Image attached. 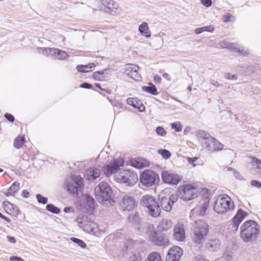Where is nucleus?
Here are the masks:
<instances>
[{
	"mask_svg": "<svg viewBox=\"0 0 261 261\" xmlns=\"http://www.w3.org/2000/svg\"><path fill=\"white\" fill-rule=\"evenodd\" d=\"M240 237L245 243L254 241L259 233V225L254 221L248 220L241 226Z\"/></svg>",
	"mask_w": 261,
	"mask_h": 261,
	"instance_id": "f257e3e1",
	"label": "nucleus"
},
{
	"mask_svg": "<svg viewBox=\"0 0 261 261\" xmlns=\"http://www.w3.org/2000/svg\"><path fill=\"white\" fill-rule=\"evenodd\" d=\"M196 136L199 141L203 144L205 147L210 151L214 152L223 149V145L205 131H197Z\"/></svg>",
	"mask_w": 261,
	"mask_h": 261,
	"instance_id": "f03ea898",
	"label": "nucleus"
},
{
	"mask_svg": "<svg viewBox=\"0 0 261 261\" xmlns=\"http://www.w3.org/2000/svg\"><path fill=\"white\" fill-rule=\"evenodd\" d=\"M96 200L100 203L110 202L113 197V192L110 186L105 181L100 182L94 189Z\"/></svg>",
	"mask_w": 261,
	"mask_h": 261,
	"instance_id": "7ed1b4c3",
	"label": "nucleus"
},
{
	"mask_svg": "<svg viewBox=\"0 0 261 261\" xmlns=\"http://www.w3.org/2000/svg\"><path fill=\"white\" fill-rule=\"evenodd\" d=\"M208 232V225L204 221L198 220L195 222L193 229L192 240L198 244H202L205 240Z\"/></svg>",
	"mask_w": 261,
	"mask_h": 261,
	"instance_id": "20e7f679",
	"label": "nucleus"
},
{
	"mask_svg": "<svg viewBox=\"0 0 261 261\" xmlns=\"http://www.w3.org/2000/svg\"><path fill=\"white\" fill-rule=\"evenodd\" d=\"M140 204L148 210L150 216L157 217L160 216L161 209L158 201L150 195H145L142 197Z\"/></svg>",
	"mask_w": 261,
	"mask_h": 261,
	"instance_id": "39448f33",
	"label": "nucleus"
},
{
	"mask_svg": "<svg viewBox=\"0 0 261 261\" xmlns=\"http://www.w3.org/2000/svg\"><path fill=\"white\" fill-rule=\"evenodd\" d=\"M65 188L71 194L77 195L81 192L82 187V177L80 175H72L65 180Z\"/></svg>",
	"mask_w": 261,
	"mask_h": 261,
	"instance_id": "423d86ee",
	"label": "nucleus"
},
{
	"mask_svg": "<svg viewBox=\"0 0 261 261\" xmlns=\"http://www.w3.org/2000/svg\"><path fill=\"white\" fill-rule=\"evenodd\" d=\"M234 204L227 195L219 196L215 203L214 209L216 212L223 214L233 208Z\"/></svg>",
	"mask_w": 261,
	"mask_h": 261,
	"instance_id": "0eeeda50",
	"label": "nucleus"
},
{
	"mask_svg": "<svg viewBox=\"0 0 261 261\" xmlns=\"http://www.w3.org/2000/svg\"><path fill=\"white\" fill-rule=\"evenodd\" d=\"M137 243L132 240H127L122 249L123 255L130 253L131 254L128 257L129 261H141V257L140 253L136 250Z\"/></svg>",
	"mask_w": 261,
	"mask_h": 261,
	"instance_id": "6e6552de",
	"label": "nucleus"
},
{
	"mask_svg": "<svg viewBox=\"0 0 261 261\" xmlns=\"http://www.w3.org/2000/svg\"><path fill=\"white\" fill-rule=\"evenodd\" d=\"M159 180L158 174L151 170H145L142 172L140 177V182L147 187L155 185Z\"/></svg>",
	"mask_w": 261,
	"mask_h": 261,
	"instance_id": "1a4fd4ad",
	"label": "nucleus"
},
{
	"mask_svg": "<svg viewBox=\"0 0 261 261\" xmlns=\"http://www.w3.org/2000/svg\"><path fill=\"white\" fill-rule=\"evenodd\" d=\"M177 196L183 200H191L197 197L196 188L191 185L179 187Z\"/></svg>",
	"mask_w": 261,
	"mask_h": 261,
	"instance_id": "9d476101",
	"label": "nucleus"
},
{
	"mask_svg": "<svg viewBox=\"0 0 261 261\" xmlns=\"http://www.w3.org/2000/svg\"><path fill=\"white\" fill-rule=\"evenodd\" d=\"M124 161L122 158H118L111 161L108 164L102 168V170L106 176H110L120 170L124 165Z\"/></svg>",
	"mask_w": 261,
	"mask_h": 261,
	"instance_id": "9b49d317",
	"label": "nucleus"
},
{
	"mask_svg": "<svg viewBox=\"0 0 261 261\" xmlns=\"http://www.w3.org/2000/svg\"><path fill=\"white\" fill-rule=\"evenodd\" d=\"M116 179L120 183H123L126 185L132 186L138 181V175L134 172L125 170L120 172V174L117 177Z\"/></svg>",
	"mask_w": 261,
	"mask_h": 261,
	"instance_id": "f8f14e48",
	"label": "nucleus"
},
{
	"mask_svg": "<svg viewBox=\"0 0 261 261\" xmlns=\"http://www.w3.org/2000/svg\"><path fill=\"white\" fill-rule=\"evenodd\" d=\"M83 230L89 233L99 237L104 232L103 230L100 229L97 224L90 219L88 220L86 217L85 220L84 217L83 216Z\"/></svg>",
	"mask_w": 261,
	"mask_h": 261,
	"instance_id": "ddd939ff",
	"label": "nucleus"
},
{
	"mask_svg": "<svg viewBox=\"0 0 261 261\" xmlns=\"http://www.w3.org/2000/svg\"><path fill=\"white\" fill-rule=\"evenodd\" d=\"M94 199L88 195L83 194V213H86L91 215L94 214Z\"/></svg>",
	"mask_w": 261,
	"mask_h": 261,
	"instance_id": "4468645a",
	"label": "nucleus"
},
{
	"mask_svg": "<svg viewBox=\"0 0 261 261\" xmlns=\"http://www.w3.org/2000/svg\"><path fill=\"white\" fill-rule=\"evenodd\" d=\"M177 200L176 194H172L170 196H163L161 198V207L166 212L172 210L173 204Z\"/></svg>",
	"mask_w": 261,
	"mask_h": 261,
	"instance_id": "2eb2a0df",
	"label": "nucleus"
},
{
	"mask_svg": "<svg viewBox=\"0 0 261 261\" xmlns=\"http://www.w3.org/2000/svg\"><path fill=\"white\" fill-rule=\"evenodd\" d=\"M219 45L222 48H226L237 51L243 55H246L249 53L248 49L244 50L242 47H240L238 44L231 43L226 40H223L219 43Z\"/></svg>",
	"mask_w": 261,
	"mask_h": 261,
	"instance_id": "dca6fc26",
	"label": "nucleus"
},
{
	"mask_svg": "<svg viewBox=\"0 0 261 261\" xmlns=\"http://www.w3.org/2000/svg\"><path fill=\"white\" fill-rule=\"evenodd\" d=\"M162 178L164 182L171 185H177L181 179L179 175L167 171L162 172Z\"/></svg>",
	"mask_w": 261,
	"mask_h": 261,
	"instance_id": "f3484780",
	"label": "nucleus"
},
{
	"mask_svg": "<svg viewBox=\"0 0 261 261\" xmlns=\"http://www.w3.org/2000/svg\"><path fill=\"white\" fill-rule=\"evenodd\" d=\"M182 255V250L178 246L170 248L166 256V261H179Z\"/></svg>",
	"mask_w": 261,
	"mask_h": 261,
	"instance_id": "a211bd4d",
	"label": "nucleus"
},
{
	"mask_svg": "<svg viewBox=\"0 0 261 261\" xmlns=\"http://www.w3.org/2000/svg\"><path fill=\"white\" fill-rule=\"evenodd\" d=\"M100 175V170L96 167H92L86 170L84 176L86 180L91 182L95 180Z\"/></svg>",
	"mask_w": 261,
	"mask_h": 261,
	"instance_id": "6ab92c4d",
	"label": "nucleus"
},
{
	"mask_svg": "<svg viewBox=\"0 0 261 261\" xmlns=\"http://www.w3.org/2000/svg\"><path fill=\"white\" fill-rule=\"evenodd\" d=\"M139 67L136 64H127L125 66V71L126 74L135 81H139L140 75L138 72Z\"/></svg>",
	"mask_w": 261,
	"mask_h": 261,
	"instance_id": "aec40b11",
	"label": "nucleus"
},
{
	"mask_svg": "<svg viewBox=\"0 0 261 261\" xmlns=\"http://www.w3.org/2000/svg\"><path fill=\"white\" fill-rule=\"evenodd\" d=\"M173 236L174 239L180 242H183L186 238L185 229L183 224L178 223L174 227Z\"/></svg>",
	"mask_w": 261,
	"mask_h": 261,
	"instance_id": "412c9836",
	"label": "nucleus"
},
{
	"mask_svg": "<svg viewBox=\"0 0 261 261\" xmlns=\"http://www.w3.org/2000/svg\"><path fill=\"white\" fill-rule=\"evenodd\" d=\"M99 2L105 6L104 10L107 13L116 14L118 5L113 0H99Z\"/></svg>",
	"mask_w": 261,
	"mask_h": 261,
	"instance_id": "4be33fe9",
	"label": "nucleus"
},
{
	"mask_svg": "<svg viewBox=\"0 0 261 261\" xmlns=\"http://www.w3.org/2000/svg\"><path fill=\"white\" fill-rule=\"evenodd\" d=\"M120 204L124 211H130L135 207V201L132 196L125 195Z\"/></svg>",
	"mask_w": 261,
	"mask_h": 261,
	"instance_id": "5701e85b",
	"label": "nucleus"
},
{
	"mask_svg": "<svg viewBox=\"0 0 261 261\" xmlns=\"http://www.w3.org/2000/svg\"><path fill=\"white\" fill-rule=\"evenodd\" d=\"M149 240L158 246L165 244L168 240L161 235H159L155 231H151L148 234Z\"/></svg>",
	"mask_w": 261,
	"mask_h": 261,
	"instance_id": "b1692460",
	"label": "nucleus"
},
{
	"mask_svg": "<svg viewBox=\"0 0 261 261\" xmlns=\"http://www.w3.org/2000/svg\"><path fill=\"white\" fill-rule=\"evenodd\" d=\"M247 213L243 210L240 209L238 210L237 213L232 219V227L236 230L237 229L240 223L243 219L247 216Z\"/></svg>",
	"mask_w": 261,
	"mask_h": 261,
	"instance_id": "393cba45",
	"label": "nucleus"
},
{
	"mask_svg": "<svg viewBox=\"0 0 261 261\" xmlns=\"http://www.w3.org/2000/svg\"><path fill=\"white\" fill-rule=\"evenodd\" d=\"M208 206V200L205 199L200 202L199 205L193 209L192 212L199 215H204Z\"/></svg>",
	"mask_w": 261,
	"mask_h": 261,
	"instance_id": "a878e982",
	"label": "nucleus"
},
{
	"mask_svg": "<svg viewBox=\"0 0 261 261\" xmlns=\"http://www.w3.org/2000/svg\"><path fill=\"white\" fill-rule=\"evenodd\" d=\"M220 243L218 239L209 240L205 245V248L210 251H216L220 249Z\"/></svg>",
	"mask_w": 261,
	"mask_h": 261,
	"instance_id": "bb28decb",
	"label": "nucleus"
},
{
	"mask_svg": "<svg viewBox=\"0 0 261 261\" xmlns=\"http://www.w3.org/2000/svg\"><path fill=\"white\" fill-rule=\"evenodd\" d=\"M173 226L171 220L167 219H162L158 226V229L161 231H167Z\"/></svg>",
	"mask_w": 261,
	"mask_h": 261,
	"instance_id": "cd10ccee",
	"label": "nucleus"
},
{
	"mask_svg": "<svg viewBox=\"0 0 261 261\" xmlns=\"http://www.w3.org/2000/svg\"><path fill=\"white\" fill-rule=\"evenodd\" d=\"M69 57L68 54L65 51L55 48L53 53L52 58L54 59L63 60Z\"/></svg>",
	"mask_w": 261,
	"mask_h": 261,
	"instance_id": "c85d7f7f",
	"label": "nucleus"
},
{
	"mask_svg": "<svg viewBox=\"0 0 261 261\" xmlns=\"http://www.w3.org/2000/svg\"><path fill=\"white\" fill-rule=\"evenodd\" d=\"M126 102L128 105L132 106L135 108H138L140 112L145 110V107L140 101H138L137 99L133 98H128L126 99Z\"/></svg>",
	"mask_w": 261,
	"mask_h": 261,
	"instance_id": "c756f323",
	"label": "nucleus"
},
{
	"mask_svg": "<svg viewBox=\"0 0 261 261\" xmlns=\"http://www.w3.org/2000/svg\"><path fill=\"white\" fill-rule=\"evenodd\" d=\"M138 31L139 33L146 38H149L151 36V33L149 30L148 24L143 22L139 27Z\"/></svg>",
	"mask_w": 261,
	"mask_h": 261,
	"instance_id": "7c9ffc66",
	"label": "nucleus"
},
{
	"mask_svg": "<svg viewBox=\"0 0 261 261\" xmlns=\"http://www.w3.org/2000/svg\"><path fill=\"white\" fill-rule=\"evenodd\" d=\"M106 71L107 70L105 69L102 71L94 72L93 73V77L95 80L100 81H104L107 77Z\"/></svg>",
	"mask_w": 261,
	"mask_h": 261,
	"instance_id": "2f4dec72",
	"label": "nucleus"
},
{
	"mask_svg": "<svg viewBox=\"0 0 261 261\" xmlns=\"http://www.w3.org/2000/svg\"><path fill=\"white\" fill-rule=\"evenodd\" d=\"M37 49L39 53L42 54L46 56L52 57L54 48L38 47Z\"/></svg>",
	"mask_w": 261,
	"mask_h": 261,
	"instance_id": "473e14b6",
	"label": "nucleus"
},
{
	"mask_svg": "<svg viewBox=\"0 0 261 261\" xmlns=\"http://www.w3.org/2000/svg\"><path fill=\"white\" fill-rule=\"evenodd\" d=\"M25 141L24 136H19L16 137L14 140L13 146L16 149H20Z\"/></svg>",
	"mask_w": 261,
	"mask_h": 261,
	"instance_id": "72a5a7b5",
	"label": "nucleus"
},
{
	"mask_svg": "<svg viewBox=\"0 0 261 261\" xmlns=\"http://www.w3.org/2000/svg\"><path fill=\"white\" fill-rule=\"evenodd\" d=\"M20 184L17 181H15L9 188L8 193L6 194L8 196L16 193L19 189Z\"/></svg>",
	"mask_w": 261,
	"mask_h": 261,
	"instance_id": "f704fd0d",
	"label": "nucleus"
},
{
	"mask_svg": "<svg viewBox=\"0 0 261 261\" xmlns=\"http://www.w3.org/2000/svg\"><path fill=\"white\" fill-rule=\"evenodd\" d=\"M214 30V27L212 25H210L197 28L195 30V33L196 34H199L203 32H213Z\"/></svg>",
	"mask_w": 261,
	"mask_h": 261,
	"instance_id": "c9c22d12",
	"label": "nucleus"
},
{
	"mask_svg": "<svg viewBox=\"0 0 261 261\" xmlns=\"http://www.w3.org/2000/svg\"><path fill=\"white\" fill-rule=\"evenodd\" d=\"M142 90L153 95L158 94L156 88L152 84H151L149 86L142 87Z\"/></svg>",
	"mask_w": 261,
	"mask_h": 261,
	"instance_id": "e433bc0d",
	"label": "nucleus"
},
{
	"mask_svg": "<svg viewBox=\"0 0 261 261\" xmlns=\"http://www.w3.org/2000/svg\"><path fill=\"white\" fill-rule=\"evenodd\" d=\"M145 261H162L161 257L159 253L153 252L150 253L147 259Z\"/></svg>",
	"mask_w": 261,
	"mask_h": 261,
	"instance_id": "4c0bfd02",
	"label": "nucleus"
},
{
	"mask_svg": "<svg viewBox=\"0 0 261 261\" xmlns=\"http://www.w3.org/2000/svg\"><path fill=\"white\" fill-rule=\"evenodd\" d=\"M251 162L253 165L255 166L258 172V175L261 177V160H259L255 157H252L251 159Z\"/></svg>",
	"mask_w": 261,
	"mask_h": 261,
	"instance_id": "58836bf2",
	"label": "nucleus"
},
{
	"mask_svg": "<svg viewBox=\"0 0 261 261\" xmlns=\"http://www.w3.org/2000/svg\"><path fill=\"white\" fill-rule=\"evenodd\" d=\"M132 165L136 168H142L144 167V163L140 159H134L131 161Z\"/></svg>",
	"mask_w": 261,
	"mask_h": 261,
	"instance_id": "ea45409f",
	"label": "nucleus"
},
{
	"mask_svg": "<svg viewBox=\"0 0 261 261\" xmlns=\"http://www.w3.org/2000/svg\"><path fill=\"white\" fill-rule=\"evenodd\" d=\"M46 208L48 211L56 214L59 213L60 212V210L58 207L55 206L52 204H47L46 206Z\"/></svg>",
	"mask_w": 261,
	"mask_h": 261,
	"instance_id": "a19ab883",
	"label": "nucleus"
},
{
	"mask_svg": "<svg viewBox=\"0 0 261 261\" xmlns=\"http://www.w3.org/2000/svg\"><path fill=\"white\" fill-rule=\"evenodd\" d=\"M95 67V65L93 63H89L88 65H83V73L93 71Z\"/></svg>",
	"mask_w": 261,
	"mask_h": 261,
	"instance_id": "79ce46f5",
	"label": "nucleus"
},
{
	"mask_svg": "<svg viewBox=\"0 0 261 261\" xmlns=\"http://www.w3.org/2000/svg\"><path fill=\"white\" fill-rule=\"evenodd\" d=\"M158 153L165 159H169L171 156L170 151L166 149H160L158 150Z\"/></svg>",
	"mask_w": 261,
	"mask_h": 261,
	"instance_id": "37998d69",
	"label": "nucleus"
},
{
	"mask_svg": "<svg viewBox=\"0 0 261 261\" xmlns=\"http://www.w3.org/2000/svg\"><path fill=\"white\" fill-rule=\"evenodd\" d=\"M36 199L38 203H42L43 204H46L48 200L46 197H43V196L39 194L36 195Z\"/></svg>",
	"mask_w": 261,
	"mask_h": 261,
	"instance_id": "c03bdc74",
	"label": "nucleus"
},
{
	"mask_svg": "<svg viewBox=\"0 0 261 261\" xmlns=\"http://www.w3.org/2000/svg\"><path fill=\"white\" fill-rule=\"evenodd\" d=\"M171 127L177 132H180L182 130V126L179 122H174L171 124Z\"/></svg>",
	"mask_w": 261,
	"mask_h": 261,
	"instance_id": "a18cd8bd",
	"label": "nucleus"
},
{
	"mask_svg": "<svg viewBox=\"0 0 261 261\" xmlns=\"http://www.w3.org/2000/svg\"><path fill=\"white\" fill-rule=\"evenodd\" d=\"M3 205L4 206H6L7 205H10L12 208H13L15 211L17 212V214H19L20 213V212L17 206H15L14 204L11 203L9 201H6L3 202Z\"/></svg>",
	"mask_w": 261,
	"mask_h": 261,
	"instance_id": "49530a36",
	"label": "nucleus"
},
{
	"mask_svg": "<svg viewBox=\"0 0 261 261\" xmlns=\"http://www.w3.org/2000/svg\"><path fill=\"white\" fill-rule=\"evenodd\" d=\"M156 133L161 136H164L166 134V132L165 129L161 126H158L156 128Z\"/></svg>",
	"mask_w": 261,
	"mask_h": 261,
	"instance_id": "de8ad7c7",
	"label": "nucleus"
},
{
	"mask_svg": "<svg viewBox=\"0 0 261 261\" xmlns=\"http://www.w3.org/2000/svg\"><path fill=\"white\" fill-rule=\"evenodd\" d=\"M139 219V216L137 214H130L128 216V220L130 222H136L138 221Z\"/></svg>",
	"mask_w": 261,
	"mask_h": 261,
	"instance_id": "09e8293b",
	"label": "nucleus"
},
{
	"mask_svg": "<svg viewBox=\"0 0 261 261\" xmlns=\"http://www.w3.org/2000/svg\"><path fill=\"white\" fill-rule=\"evenodd\" d=\"M200 2L206 7H210L212 4V0H200Z\"/></svg>",
	"mask_w": 261,
	"mask_h": 261,
	"instance_id": "8fccbe9b",
	"label": "nucleus"
},
{
	"mask_svg": "<svg viewBox=\"0 0 261 261\" xmlns=\"http://www.w3.org/2000/svg\"><path fill=\"white\" fill-rule=\"evenodd\" d=\"M233 16L230 14L228 13L223 16V20L225 22L230 21L232 20Z\"/></svg>",
	"mask_w": 261,
	"mask_h": 261,
	"instance_id": "3c124183",
	"label": "nucleus"
},
{
	"mask_svg": "<svg viewBox=\"0 0 261 261\" xmlns=\"http://www.w3.org/2000/svg\"><path fill=\"white\" fill-rule=\"evenodd\" d=\"M251 185L253 187H256L257 188H261V183L255 180H253L251 181Z\"/></svg>",
	"mask_w": 261,
	"mask_h": 261,
	"instance_id": "603ef678",
	"label": "nucleus"
},
{
	"mask_svg": "<svg viewBox=\"0 0 261 261\" xmlns=\"http://www.w3.org/2000/svg\"><path fill=\"white\" fill-rule=\"evenodd\" d=\"M5 117L6 118V119L10 121V122H13L14 121V117L13 115H12L11 114H9V113H6L5 114Z\"/></svg>",
	"mask_w": 261,
	"mask_h": 261,
	"instance_id": "864d4df0",
	"label": "nucleus"
},
{
	"mask_svg": "<svg viewBox=\"0 0 261 261\" xmlns=\"http://www.w3.org/2000/svg\"><path fill=\"white\" fill-rule=\"evenodd\" d=\"M225 77L227 80H233L237 79V76L235 75L231 74L229 73H225Z\"/></svg>",
	"mask_w": 261,
	"mask_h": 261,
	"instance_id": "5fc2aeb1",
	"label": "nucleus"
},
{
	"mask_svg": "<svg viewBox=\"0 0 261 261\" xmlns=\"http://www.w3.org/2000/svg\"><path fill=\"white\" fill-rule=\"evenodd\" d=\"M70 240L73 242L78 244L79 246L82 247V240L77 239L76 238L71 237L70 238Z\"/></svg>",
	"mask_w": 261,
	"mask_h": 261,
	"instance_id": "6e6d98bb",
	"label": "nucleus"
},
{
	"mask_svg": "<svg viewBox=\"0 0 261 261\" xmlns=\"http://www.w3.org/2000/svg\"><path fill=\"white\" fill-rule=\"evenodd\" d=\"M193 261H209L205 260L201 255L196 256Z\"/></svg>",
	"mask_w": 261,
	"mask_h": 261,
	"instance_id": "4d7b16f0",
	"label": "nucleus"
},
{
	"mask_svg": "<svg viewBox=\"0 0 261 261\" xmlns=\"http://www.w3.org/2000/svg\"><path fill=\"white\" fill-rule=\"evenodd\" d=\"M198 160V158L194 157V158H188V162L190 164H191L193 165V166H195V164H194V162Z\"/></svg>",
	"mask_w": 261,
	"mask_h": 261,
	"instance_id": "13d9d810",
	"label": "nucleus"
},
{
	"mask_svg": "<svg viewBox=\"0 0 261 261\" xmlns=\"http://www.w3.org/2000/svg\"><path fill=\"white\" fill-rule=\"evenodd\" d=\"M10 261H24V260L19 257L11 256L10 258Z\"/></svg>",
	"mask_w": 261,
	"mask_h": 261,
	"instance_id": "bf43d9fd",
	"label": "nucleus"
},
{
	"mask_svg": "<svg viewBox=\"0 0 261 261\" xmlns=\"http://www.w3.org/2000/svg\"><path fill=\"white\" fill-rule=\"evenodd\" d=\"M92 88V86L91 84L87 83H83V88L91 89Z\"/></svg>",
	"mask_w": 261,
	"mask_h": 261,
	"instance_id": "052dcab7",
	"label": "nucleus"
},
{
	"mask_svg": "<svg viewBox=\"0 0 261 261\" xmlns=\"http://www.w3.org/2000/svg\"><path fill=\"white\" fill-rule=\"evenodd\" d=\"M7 239L8 241L10 243H15L16 242V240L13 237L8 236L7 237Z\"/></svg>",
	"mask_w": 261,
	"mask_h": 261,
	"instance_id": "680f3d73",
	"label": "nucleus"
},
{
	"mask_svg": "<svg viewBox=\"0 0 261 261\" xmlns=\"http://www.w3.org/2000/svg\"><path fill=\"white\" fill-rule=\"evenodd\" d=\"M162 75H163V77L164 79H165L166 80H167L168 81H171L170 76L168 73H164Z\"/></svg>",
	"mask_w": 261,
	"mask_h": 261,
	"instance_id": "e2e57ef3",
	"label": "nucleus"
},
{
	"mask_svg": "<svg viewBox=\"0 0 261 261\" xmlns=\"http://www.w3.org/2000/svg\"><path fill=\"white\" fill-rule=\"evenodd\" d=\"M29 195V192L27 190H23L22 192V196L24 198H28Z\"/></svg>",
	"mask_w": 261,
	"mask_h": 261,
	"instance_id": "0e129e2a",
	"label": "nucleus"
},
{
	"mask_svg": "<svg viewBox=\"0 0 261 261\" xmlns=\"http://www.w3.org/2000/svg\"><path fill=\"white\" fill-rule=\"evenodd\" d=\"M154 80L158 83H160L161 81V78L158 75H155L154 77Z\"/></svg>",
	"mask_w": 261,
	"mask_h": 261,
	"instance_id": "69168bd1",
	"label": "nucleus"
},
{
	"mask_svg": "<svg viewBox=\"0 0 261 261\" xmlns=\"http://www.w3.org/2000/svg\"><path fill=\"white\" fill-rule=\"evenodd\" d=\"M95 87H97V88H99L101 90H102V91H105V92H106L107 93H108V94H110V92L109 91H108V90H105V89H104L101 88L100 87V85H99V84H96L95 85Z\"/></svg>",
	"mask_w": 261,
	"mask_h": 261,
	"instance_id": "338daca9",
	"label": "nucleus"
},
{
	"mask_svg": "<svg viewBox=\"0 0 261 261\" xmlns=\"http://www.w3.org/2000/svg\"><path fill=\"white\" fill-rule=\"evenodd\" d=\"M211 84L215 86L218 87L219 86V84L217 81L213 80L211 82Z\"/></svg>",
	"mask_w": 261,
	"mask_h": 261,
	"instance_id": "774afa93",
	"label": "nucleus"
}]
</instances>
